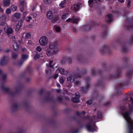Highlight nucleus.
<instances>
[{"label": "nucleus", "mask_w": 133, "mask_h": 133, "mask_svg": "<svg viewBox=\"0 0 133 133\" xmlns=\"http://www.w3.org/2000/svg\"><path fill=\"white\" fill-rule=\"evenodd\" d=\"M128 58L124 57L122 59L125 66L121 68L117 67L116 66L108 67L105 64H102V70H95L94 68L91 69V74L92 76L96 75H101V78L96 84L97 86L101 89H103L105 86L104 81L105 79H112L120 77L121 76V71L126 67H128L129 69L126 73V77L129 79L126 81H123L121 83L116 84V86L117 94L118 95L121 94V91L119 89L124 88V87L128 85L129 83L130 79L133 76V66L130 67L127 63Z\"/></svg>", "instance_id": "nucleus-1"}, {"label": "nucleus", "mask_w": 133, "mask_h": 133, "mask_svg": "<svg viewBox=\"0 0 133 133\" xmlns=\"http://www.w3.org/2000/svg\"><path fill=\"white\" fill-rule=\"evenodd\" d=\"M126 23L124 27V29L126 30H133V19H130V18H126L125 19ZM133 42V34L132 35L127 42H123L121 39H118L116 41L117 43L121 44L122 50L123 52L125 53L128 52L129 50V47L130 44H132Z\"/></svg>", "instance_id": "nucleus-2"}, {"label": "nucleus", "mask_w": 133, "mask_h": 133, "mask_svg": "<svg viewBox=\"0 0 133 133\" xmlns=\"http://www.w3.org/2000/svg\"><path fill=\"white\" fill-rule=\"evenodd\" d=\"M119 108L121 110V112L126 120L127 124L133 123V120L130 116V115L133 111L132 109L130 108V111L128 112L125 111L126 107L124 105L119 106Z\"/></svg>", "instance_id": "nucleus-3"}, {"label": "nucleus", "mask_w": 133, "mask_h": 133, "mask_svg": "<svg viewBox=\"0 0 133 133\" xmlns=\"http://www.w3.org/2000/svg\"><path fill=\"white\" fill-rule=\"evenodd\" d=\"M81 77V75L78 72H76V74L74 73V74H69L67 78V80L69 82H74L76 85L79 86L81 83V80L79 79H76L77 78Z\"/></svg>", "instance_id": "nucleus-4"}, {"label": "nucleus", "mask_w": 133, "mask_h": 133, "mask_svg": "<svg viewBox=\"0 0 133 133\" xmlns=\"http://www.w3.org/2000/svg\"><path fill=\"white\" fill-rule=\"evenodd\" d=\"M4 83L0 87V89L6 92L9 93L12 97L15 96L16 94H18L21 89V86L17 87L15 88V91L14 92H11L10 91L9 89L8 88L5 87L4 86Z\"/></svg>", "instance_id": "nucleus-5"}, {"label": "nucleus", "mask_w": 133, "mask_h": 133, "mask_svg": "<svg viewBox=\"0 0 133 133\" xmlns=\"http://www.w3.org/2000/svg\"><path fill=\"white\" fill-rule=\"evenodd\" d=\"M50 49L46 50V54L48 56H49L51 54V50H53V54H56L57 52L58 48V43L57 42H55L54 43H51L49 45Z\"/></svg>", "instance_id": "nucleus-6"}, {"label": "nucleus", "mask_w": 133, "mask_h": 133, "mask_svg": "<svg viewBox=\"0 0 133 133\" xmlns=\"http://www.w3.org/2000/svg\"><path fill=\"white\" fill-rule=\"evenodd\" d=\"M97 23L95 21H92L89 24H86L83 26V29L86 31H88L92 28H95L97 25Z\"/></svg>", "instance_id": "nucleus-7"}, {"label": "nucleus", "mask_w": 133, "mask_h": 133, "mask_svg": "<svg viewBox=\"0 0 133 133\" xmlns=\"http://www.w3.org/2000/svg\"><path fill=\"white\" fill-rule=\"evenodd\" d=\"M91 122H90L86 126V128L87 130L89 132H93L95 131H97L96 128L97 127L96 124H94L92 126L91 125Z\"/></svg>", "instance_id": "nucleus-8"}, {"label": "nucleus", "mask_w": 133, "mask_h": 133, "mask_svg": "<svg viewBox=\"0 0 133 133\" xmlns=\"http://www.w3.org/2000/svg\"><path fill=\"white\" fill-rule=\"evenodd\" d=\"M76 58L78 61L82 64L85 65V64L87 62L86 58H85L83 56L81 55H77Z\"/></svg>", "instance_id": "nucleus-9"}, {"label": "nucleus", "mask_w": 133, "mask_h": 133, "mask_svg": "<svg viewBox=\"0 0 133 133\" xmlns=\"http://www.w3.org/2000/svg\"><path fill=\"white\" fill-rule=\"evenodd\" d=\"M7 17L5 15L3 14L0 17V26H6L7 25L5 22L6 20Z\"/></svg>", "instance_id": "nucleus-10"}, {"label": "nucleus", "mask_w": 133, "mask_h": 133, "mask_svg": "<svg viewBox=\"0 0 133 133\" xmlns=\"http://www.w3.org/2000/svg\"><path fill=\"white\" fill-rule=\"evenodd\" d=\"M102 48V49H99V51L102 54H104V53H110L111 50L110 47L105 45L104 48Z\"/></svg>", "instance_id": "nucleus-11"}, {"label": "nucleus", "mask_w": 133, "mask_h": 133, "mask_svg": "<svg viewBox=\"0 0 133 133\" xmlns=\"http://www.w3.org/2000/svg\"><path fill=\"white\" fill-rule=\"evenodd\" d=\"M90 83L89 82H87L85 86L84 87H83L81 89V92L82 93L85 94L86 92H87L89 89L90 87Z\"/></svg>", "instance_id": "nucleus-12"}, {"label": "nucleus", "mask_w": 133, "mask_h": 133, "mask_svg": "<svg viewBox=\"0 0 133 133\" xmlns=\"http://www.w3.org/2000/svg\"><path fill=\"white\" fill-rule=\"evenodd\" d=\"M48 42V39L45 36H42L39 40L40 44L42 45H46Z\"/></svg>", "instance_id": "nucleus-13"}, {"label": "nucleus", "mask_w": 133, "mask_h": 133, "mask_svg": "<svg viewBox=\"0 0 133 133\" xmlns=\"http://www.w3.org/2000/svg\"><path fill=\"white\" fill-rule=\"evenodd\" d=\"M5 56H4L1 58L0 60V65L2 66L4 65L7 64L9 61L8 59L6 58Z\"/></svg>", "instance_id": "nucleus-14"}, {"label": "nucleus", "mask_w": 133, "mask_h": 133, "mask_svg": "<svg viewBox=\"0 0 133 133\" xmlns=\"http://www.w3.org/2000/svg\"><path fill=\"white\" fill-rule=\"evenodd\" d=\"M47 94L49 95V96L45 97L44 98V100L46 102L50 101L51 102H55V99L53 96L50 97V92L48 91L47 92Z\"/></svg>", "instance_id": "nucleus-15"}, {"label": "nucleus", "mask_w": 133, "mask_h": 133, "mask_svg": "<svg viewBox=\"0 0 133 133\" xmlns=\"http://www.w3.org/2000/svg\"><path fill=\"white\" fill-rule=\"evenodd\" d=\"M102 29L104 30V31L102 34V36L103 38H104L107 35V26L105 24H103L102 25Z\"/></svg>", "instance_id": "nucleus-16"}, {"label": "nucleus", "mask_w": 133, "mask_h": 133, "mask_svg": "<svg viewBox=\"0 0 133 133\" xmlns=\"http://www.w3.org/2000/svg\"><path fill=\"white\" fill-rule=\"evenodd\" d=\"M113 17L112 14H109L105 17V21L108 23L111 22L113 20Z\"/></svg>", "instance_id": "nucleus-17"}, {"label": "nucleus", "mask_w": 133, "mask_h": 133, "mask_svg": "<svg viewBox=\"0 0 133 133\" xmlns=\"http://www.w3.org/2000/svg\"><path fill=\"white\" fill-rule=\"evenodd\" d=\"M5 26H4V31L7 33V34L9 35L12 34L13 32V29L11 27H8L7 29L5 28Z\"/></svg>", "instance_id": "nucleus-18"}, {"label": "nucleus", "mask_w": 133, "mask_h": 133, "mask_svg": "<svg viewBox=\"0 0 133 133\" xmlns=\"http://www.w3.org/2000/svg\"><path fill=\"white\" fill-rule=\"evenodd\" d=\"M33 55L34 56V59L35 60H36L38 59H39L40 57V54L39 53L36 51H35L33 52Z\"/></svg>", "instance_id": "nucleus-19"}, {"label": "nucleus", "mask_w": 133, "mask_h": 133, "mask_svg": "<svg viewBox=\"0 0 133 133\" xmlns=\"http://www.w3.org/2000/svg\"><path fill=\"white\" fill-rule=\"evenodd\" d=\"M127 125L129 129V133H133L132 131L133 129V123L127 124Z\"/></svg>", "instance_id": "nucleus-20"}, {"label": "nucleus", "mask_w": 133, "mask_h": 133, "mask_svg": "<svg viewBox=\"0 0 133 133\" xmlns=\"http://www.w3.org/2000/svg\"><path fill=\"white\" fill-rule=\"evenodd\" d=\"M81 4L78 3L74 5V11H77L81 7Z\"/></svg>", "instance_id": "nucleus-21"}, {"label": "nucleus", "mask_w": 133, "mask_h": 133, "mask_svg": "<svg viewBox=\"0 0 133 133\" xmlns=\"http://www.w3.org/2000/svg\"><path fill=\"white\" fill-rule=\"evenodd\" d=\"M19 106V105H17L16 103L13 104L12 105V109H11V111L12 112H14L18 108Z\"/></svg>", "instance_id": "nucleus-22"}, {"label": "nucleus", "mask_w": 133, "mask_h": 133, "mask_svg": "<svg viewBox=\"0 0 133 133\" xmlns=\"http://www.w3.org/2000/svg\"><path fill=\"white\" fill-rule=\"evenodd\" d=\"M53 14L52 13V12L50 11H48L46 15L47 17L50 19H51L53 17Z\"/></svg>", "instance_id": "nucleus-23"}, {"label": "nucleus", "mask_w": 133, "mask_h": 133, "mask_svg": "<svg viewBox=\"0 0 133 133\" xmlns=\"http://www.w3.org/2000/svg\"><path fill=\"white\" fill-rule=\"evenodd\" d=\"M61 63L63 64H66L68 62L67 57L65 56L63 57L61 60Z\"/></svg>", "instance_id": "nucleus-24"}, {"label": "nucleus", "mask_w": 133, "mask_h": 133, "mask_svg": "<svg viewBox=\"0 0 133 133\" xmlns=\"http://www.w3.org/2000/svg\"><path fill=\"white\" fill-rule=\"evenodd\" d=\"M10 0H4L3 1V6H9L10 3Z\"/></svg>", "instance_id": "nucleus-25"}, {"label": "nucleus", "mask_w": 133, "mask_h": 133, "mask_svg": "<svg viewBox=\"0 0 133 133\" xmlns=\"http://www.w3.org/2000/svg\"><path fill=\"white\" fill-rule=\"evenodd\" d=\"M59 72L62 75H64L68 73V72L65 71V69L62 68H61L60 69Z\"/></svg>", "instance_id": "nucleus-26"}, {"label": "nucleus", "mask_w": 133, "mask_h": 133, "mask_svg": "<svg viewBox=\"0 0 133 133\" xmlns=\"http://www.w3.org/2000/svg\"><path fill=\"white\" fill-rule=\"evenodd\" d=\"M79 98L75 97L72 98L71 99V100L74 103H77L79 102Z\"/></svg>", "instance_id": "nucleus-27"}, {"label": "nucleus", "mask_w": 133, "mask_h": 133, "mask_svg": "<svg viewBox=\"0 0 133 133\" xmlns=\"http://www.w3.org/2000/svg\"><path fill=\"white\" fill-rule=\"evenodd\" d=\"M59 19V17L58 15H56L54 17L53 16L52 18L51 19H52V22L53 23H54L56 22V21H57Z\"/></svg>", "instance_id": "nucleus-28"}, {"label": "nucleus", "mask_w": 133, "mask_h": 133, "mask_svg": "<svg viewBox=\"0 0 133 133\" xmlns=\"http://www.w3.org/2000/svg\"><path fill=\"white\" fill-rule=\"evenodd\" d=\"M22 25L18 23L15 27V30L16 31H18L20 29L21 26Z\"/></svg>", "instance_id": "nucleus-29"}, {"label": "nucleus", "mask_w": 133, "mask_h": 133, "mask_svg": "<svg viewBox=\"0 0 133 133\" xmlns=\"http://www.w3.org/2000/svg\"><path fill=\"white\" fill-rule=\"evenodd\" d=\"M13 46L14 50H15V51H17L19 50V46L17 43H16L15 44V45H13Z\"/></svg>", "instance_id": "nucleus-30"}, {"label": "nucleus", "mask_w": 133, "mask_h": 133, "mask_svg": "<svg viewBox=\"0 0 133 133\" xmlns=\"http://www.w3.org/2000/svg\"><path fill=\"white\" fill-rule=\"evenodd\" d=\"M82 118L84 120H87L88 119L90 120L91 121L92 120V119H90V117L88 115H87L86 116H84Z\"/></svg>", "instance_id": "nucleus-31"}, {"label": "nucleus", "mask_w": 133, "mask_h": 133, "mask_svg": "<svg viewBox=\"0 0 133 133\" xmlns=\"http://www.w3.org/2000/svg\"><path fill=\"white\" fill-rule=\"evenodd\" d=\"M21 16V14L19 13H16L14 14V16L16 19L19 18Z\"/></svg>", "instance_id": "nucleus-32"}, {"label": "nucleus", "mask_w": 133, "mask_h": 133, "mask_svg": "<svg viewBox=\"0 0 133 133\" xmlns=\"http://www.w3.org/2000/svg\"><path fill=\"white\" fill-rule=\"evenodd\" d=\"M28 58V55L23 54L22 55V59L23 60H26Z\"/></svg>", "instance_id": "nucleus-33"}, {"label": "nucleus", "mask_w": 133, "mask_h": 133, "mask_svg": "<svg viewBox=\"0 0 133 133\" xmlns=\"http://www.w3.org/2000/svg\"><path fill=\"white\" fill-rule=\"evenodd\" d=\"M26 70L27 72H28L30 74H31L32 72V69L31 68V67L29 66L27 67Z\"/></svg>", "instance_id": "nucleus-34"}, {"label": "nucleus", "mask_w": 133, "mask_h": 133, "mask_svg": "<svg viewBox=\"0 0 133 133\" xmlns=\"http://www.w3.org/2000/svg\"><path fill=\"white\" fill-rule=\"evenodd\" d=\"M65 3L66 2L64 1H61L59 4V6L62 8H64Z\"/></svg>", "instance_id": "nucleus-35"}, {"label": "nucleus", "mask_w": 133, "mask_h": 133, "mask_svg": "<svg viewBox=\"0 0 133 133\" xmlns=\"http://www.w3.org/2000/svg\"><path fill=\"white\" fill-rule=\"evenodd\" d=\"M102 115L101 113L100 112L98 111L97 114V117L98 119H100L102 118Z\"/></svg>", "instance_id": "nucleus-36"}, {"label": "nucleus", "mask_w": 133, "mask_h": 133, "mask_svg": "<svg viewBox=\"0 0 133 133\" xmlns=\"http://www.w3.org/2000/svg\"><path fill=\"white\" fill-rule=\"evenodd\" d=\"M68 15V13H65L63 15L62 18L63 19H65L67 17Z\"/></svg>", "instance_id": "nucleus-37"}, {"label": "nucleus", "mask_w": 133, "mask_h": 133, "mask_svg": "<svg viewBox=\"0 0 133 133\" xmlns=\"http://www.w3.org/2000/svg\"><path fill=\"white\" fill-rule=\"evenodd\" d=\"M12 57L13 59H16L18 57V55L17 54H16L15 53H12L11 54Z\"/></svg>", "instance_id": "nucleus-38"}, {"label": "nucleus", "mask_w": 133, "mask_h": 133, "mask_svg": "<svg viewBox=\"0 0 133 133\" xmlns=\"http://www.w3.org/2000/svg\"><path fill=\"white\" fill-rule=\"evenodd\" d=\"M17 7L14 5H12L11 6V9L13 11H15L16 10Z\"/></svg>", "instance_id": "nucleus-39"}, {"label": "nucleus", "mask_w": 133, "mask_h": 133, "mask_svg": "<svg viewBox=\"0 0 133 133\" xmlns=\"http://www.w3.org/2000/svg\"><path fill=\"white\" fill-rule=\"evenodd\" d=\"M24 17H22L20 21H18V23L19 24H20V25H22V24L23 23V22L24 21L25 18H24Z\"/></svg>", "instance_id": "nucleus-40"}, {"label": "nucleus", "mask_w": 133, "mask_h": 133, "mask_svg": "<svg viewBox=\"0 0 133 133\" xmlns=\"http://www.w3.org/2000/svg\"><path fill=\"white\" fill-rule=\"evenodd\" d=\"M24 61L22 59H21L18 62V65L19 66H21L24 63Z\"/></svg>", "instance_id": "nucleus-41"}, {"label": "nucleus", "mask_w": 133, "mask_h": 133, "mask_svg": "<svg viewBox=\"0 0 133 133\" xmlns=\"http://www.w3.org/2000/svg\"><path fill=\"white\" fill-rule=\"evenodd\" d=\"M24 106L26 108H29V102H25L24 103Z\"/></svg>", "instance_id": "nucleus-42"}, {"label": "nucleus", "mask_w": 133, "mask_h": 133, "mask_svg": "<svg viewBox=\"0 0 133 133\" xmlns=\"http://www.w3.org/2000/svg\"><path fill=\"white\" fill-rule=\"evenodd\" d=\"M73 19L72 18H69L68 19L66 20V21L68 23L70 22L71 23H72L73 21Z\"/></svg>", "instance_id": "nucleus-43"}, {"label": "nucleus", "mask_w": 133, "mask_h": 133, "mask_svg": "<svg viewBox=\"0 0 133 133\" xmlns=\"http://www.w3.org/2000/svg\"><path fill=\"white\" fill-rule=\"evenodd\" d=\"M31 36V34L30 33L28 32L25 35V37L26 38L29 39Z\"/></svg>", "instance_id": "nucleus-44"}, {"label": "nucleus", "mask_w": 133, "mask_h": 133, "mask_svg": "<svg viewBox=\"0 0 133 133\" xmlns=\"http://www.w3.org/2000/svg\"><path fill=\"white\" fill-rule=\"evenodd\" d=\"M32 19L31 17L30 16H28L25 19L26 21V22H29L30 21V20Z\"/></svg>", "instance_id": "nucleus-45"}, {"label": "nucleus", "mask_w": 133, "mask_h": 133, "mask_svg": "<svg viewBox=\"0 0 133 133\" xmlns=\"http://www.w3.org/2000/svg\"><path fill=\"white\" fill-rule=\"evenodd\" d=\"M87 72V70L86 69H84L82 71L81 74H80L81 76L83 75H85Z\"/></svg>", "instance_id": "nucleus-46"}, {"label": "nucleus", "mask_w": 133, "mask_h": 133, "mask_svg": "<svg viewBox=\"0 0 133 133\" xmlns=\"http://www.w3.org/2000/svg\"><path fill=\"white\" fill-rule=\"evenodd\" d=\"M44 1L46 4H49L51 3V0H43Z\"/></svg>", "instance_id": "nucleus-47"}, {"label": "nucleus", "mask_w": 133, "mask_h": 133, "mask_svg": "<svg viewBox=\"0 0 133 133\" xmlns=\"http://www.w3.org/2000/svg\"><path fill=\"white\" fill-rule=\"evenodd\" d=\"M79 20V19L78 18H76L75 19H73L72 23H77Z\"/></svg>", "instance_id": "nucleus-48"}, {"label": "nucleus", "mask_w": 133, "mask_h": 133, "mask_svg": "<svg viewBox=\"0 0 133 133\" xmlns=\"http://www.w3.org/2000/svg\"><path fill=\"white\" fill-rule=\"evenodd\" d=\"M79 130L78 129H75L71 131V133H78Z\"/></svg>", "instance_id": "nucleus-49"}, {"label": "nucleus", "mask_w": 133, "mask_h": 133, "mask_svg": "<svg viewBox=\"0 0 133 133\" xmlns=\"http://www.w3.org/2000/svg\"><path fill=\"white\" fill-rule=\"evenodd\" d=\"M42 50V49L39 46H37L36 47V50L39 52L41 51Z\"/></svg>", "instance_id": "nucleus-50"}, {"label": "nucleus", "mask_w": 133, "mask_h": 133, "mask_svg": "<svg viewBox=\"0 0 133 133\" xmlns=\"http://www.w3.org/2000/svg\"><path fill=\"white\" fill-rule=\"evenodd\" d=\"M61 29L59 27H57L55 28L56 31L57 32H59L60 31Z\"/></svg>", "instance_id": "nucleus-51"}, {"label": "nucleus", "mask_w": 133, "mask_h": 133, "mask_svg": "<svg viewBox=\"0 0 133 133\" xmlns=\"http://www.w3.org/2000/svg\"><path fill=\"white\" fill-rule=\"evenodd\" d=\"M76 95V97H77L80 98V94L78 92H76V93L75 94Z\"/></svg>", "instance_id": "nucleus-52"}, {"label": "nucleus", "mask_w": 133, "mask_h": 133, "mask_svg": "<svg viewBox=\"0 0 133 133\" xmlns=\"http://www.w3.org/2000/svg\"><path fill=\"white\" fill-rule=\"evenodd\" d=\"M11 11L9 9H8L6 10V12L7 14H9L11 13Z\"/></svg>", "instance_id": "nucleus-53"}, {"label": "nucleus", "mask_w": 133, "mask_h": 133, "mask_svg": "<svg viewBox=\"0 0 133 133\" xmlns=\"http://www.w3.org/2000/svg\"><path fill=\"white\" fill-rule=\"evenodd\" d=\"M6 77V74L4 75L2 77V80L5 81Z\"/></svg>", "instance_id": "nucleus-54"}, {"label": "nucleus", "mask_w": 133, "mask_h": 133, "mask_svg": "<svg viewBox=\"0 0 133 133\" xmlns=\"http://www.w3.org/2000/svg\"><path fill=\"white\" fill-rule=\"evenodd\" d=\"M59 82L61 84H63L64 82V81L63 78H61L59 79Z\"/></svg>", "instance_id": "nucleus-55"}, {"label": "nucleus", "mask_w": 133, "mask_h": 133, "mask_svg": "<svg viewBox=\"0 0 133 133\" xmlns=\"http://www.w3.org/2000/svg\"><path fill=\"white\" fill-rule=\"evenodd\" d=\"M92 100H89L87 102V103L89 105H90L92 103Z\"/></svg>", "instance_id": "nucleus-56"}, {"label": "nucleus", "mask_w": 133, "mask_h": 133, "mask_svg": "<svg viewBox=\"0 0 133 133\" xmlns=\"http://www.w3.org/2000/svg\"><path fill=\"white\" fill-rule=\"evenodd\" d=\"M57 99L58 101L61 102L62 101L63 98L61 97H58L57 98Z\"/></svg>", "instance_id": "nucleus-57"}, {"label": "nucleus", "mask_w": 133, "mask_h": 133, "mask_svg": "<svg viewBox=\"0 0 133 133\" xmlns=\"http://www.w3.org/2000/svg\"><path fill=\"white\" fill-rule=\"evenodd\" d=\"M31 15H32L33 17L34 18H36L37 16V14L35 13H34L32 14Z\"/></svg>", "instance_id": "nucleus-58"}, {"label": "nucleus", "mask_w": 133, "mask_h": 133, "mask_svg": "<svg viewBox=\"0 0 133 133\" xmlns=\"http://www.w3.org/2000/svg\"><path fill=\"white\" fill-rule=\"evenodd\" d=\"M67 60H68V62L67 63H70L72 62V59L70 58H68V57H67Z\"/></svg>", "instance_id": "nucleus-59"}, {"label": "nucleus", "mask_w": 133, "mask_h": 133, "mask_svg": "<svg viewBox=\"0 0 133 133\" xmlns=\"http://www.w3.org/2000/svg\"><path fill=\"white\" fill-rule=\"evenodd\" d=\"M52 62H53L52 61H50L49 62L50 67L51 68H52L53 67V66H54V65H51V64L52 63Z\"/></svg>", "instance_id": "nucleus-60"}, {"label": "nucleus", "mask_w": 133, "mask_h": 133, "mask_svg": "<svg viewBox=\"0 0 133 133\" xmlns=\"http://www.w3.org/2000/svg\"><path fill=\"white\" fill-rule=\"evenodd\" d=\"M110 103L109 102H107L104 104V105L106 106H110Z\"/></svg>", "instance_id": "nucleus-61"}, {"label": "nucleus", "mask_w": 133, "mask_h": 133, "mask_svg": "<svg viewBox=\"0 0 133 133\" xmlns=\"http://www.w3.org/2000/svg\"><path fill=\"white\" fill-rule=\"evenodd\" d=\"M58 74H56L54 75V78L55 79H56L57 78V77H58Z\"/></svg>", "instance_id": "nucleus-62"}, {"label": "nucleus", "mask_w": 133, "mask_h": 133, "mask_svg": "<svg viewBox=\"0 0 133 133\" xmlns=\"http://www.w3.org/2000/svg\"><path fill=\"white\" fill-rule=\"evenodd\" d=\"M128 100V98L127 97H125L123 99V102L126 101Z\"/></svg>", "instance_id": "nucleus-63"}, {"label": "nucleus", "mask_w": 133, "mask_h": 133, "mask_svg": "<svg viewBox=\"0 0 133 133\" xmlns=\"http://www.w3.org/2000/svg\"><path fill=\"white\" fill-rule=\"evenodd\" d=\"M130 101L131 102L132 104L133 105V98L132 97H130Z\"/></svg>", "instance_id": "nucleus-64"}]
</instances>
